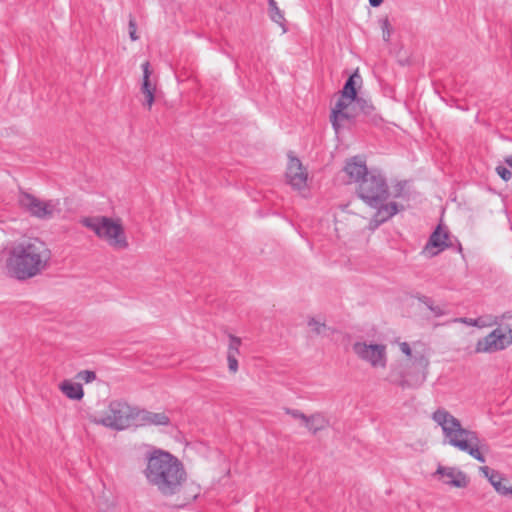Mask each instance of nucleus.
<instances>
[{
  "instance_id": "obj_1",
  "label": "nucleus",
  "mask_w": 512,
  "mask_h": 512,
  "mask_svg": "<svg viewBox=\"0 0 512 512\" xmlns=\"http://www.w3.org/2000/svg\"><path fill=\"white\" fill-rule=\"evenodd\" d=\"M361 83L362 78L358 70L346 79L340 97L331 111L332 128H341L344 121L349 123L368 121L378 125L382 120L371 99L358 94Z\"/></svg>"
},
{
  "instance_id": "obj_2",
  "label": "nucleus",
  "mask_w": 512,
  "mask_h": 512,
  "mask_svg": "<svg viewBox=\"0 0 512 512\" xmlns=\"http://www.w3.org/2000/svg\"><path fill=\"white\" fill-rule=\"evenodd\" d=\"M52 252L40 238H25L9 250L6 261L8 273L17 280H28L42 274L50 266Z\"/></svg>"
},
{
  "instance_id": "obj_3",
  "label": "nucleus",
  "mask_w": 512,
  "mask_h": 512,
  "mask_svg": "<svg viewBox=\"0 0 512 512\" xmlns=\"http://www.w3.org/2000/svg\"><path fill=\"white\" fill-rule=\"evenodd\" d=\"M144 474L148 483L164 496L179 493L186 479L183 464L163 450H154L148 455Z\"/></svg>"
},
{
  "instance_id": "obj_4",
  "label": "nucleus",
  "mask_w": 512,
  "mask_h": 512,
  "mask_svg": "<svg viewBox=\"0 0 512 512\" xmlns=\"http://www.w3.org/2000/svg\"><path fill=\"white\" fill-rule=\"evenodd\" d=\"M431 418L441 427L446 443L460 451L468 453L481 463L486 461L481 451L483 445L475 431L464 428L460 420L445 408L436 409L432 413Z\"/></svg>"
},
{
  "instance_id": "obj_5",
  "label": "nucleus",
  "mask_w": 512,
  "mask_h": 512,
  "mask_svg": "<svg viewBox=\"0 0 512 512\" xmlns=\"http://www.w3.org/2000/svg\"><path fill=\"white\" fill-rule=\"evenodd\" d=\"M83 226L92 230L97 237L106 241L116 250H124L129 246L124 227L120 219L106 216L85 217L81 220Z\"/></svg>"
},
{
  "instance_id": "obj_6",
  "label": "nucleus",
  "mask_w": 512,
  "mask_h": 512,
  "mask_svg": "<svg viewBox=\"0 0 512 512\" xmlns=\"http://www.w3.org/2000/svg\"><path fill=\"white\" fill-rule=\"evenodd\" d=\"M356 193L370 207H377L389 197L385 177L376 170H371L357 186Z\"/></svg>"
},
{
  "instance_id": "obj_7",
  "label": "nucleus",
  "mask_w": 512,
  "mask_h": 512,
  "mask_svg": "<svg viewBox=\"0 0 512 512\" xmlns=\"http://www.w3.org/2000/svg\"><path fill=\"white\" fill-rule=\"evenodd\" d=\"M133 417V409L127 403L115 400L110 402L105 415L100 418L95 417L94 422L111 429L123 430L130 425Z\"/></svg>"
},
{
  "instance_id": "obj_8",
  "label": "nucleus",
  "mask_w": 512,
  "mask_h": 512,
  "mask_svg": "<svg viewBox=\"0 0 512 512\" xmlns=\"http://www.w3.org/2000/svg\"><path fill=\"white\" fill-rule=\"evenodd\" d=\"M19 203L32 216L39 219H51L61 212L59 200L43 201L29 193H21Z\"/></svg>"
},
{
  "instance_id": "obj_9",
  "label": "nucleus",
  "mask_w": 512,
  "mask_h": 512,
  "mask_svg": "<svg viewBox=\"0 0 512 512\" xmlns=\"http://www.w3.org/2000/svg\"><path fill=\"white\" fill-rule=\"evenodd\" d=\"M357 357L368 362L372 367L384 368L387 363L386 346L383 344H367L357 341L352 345Z\"/></svg>"
},
{
  "instance_id": "obj_10",
  "label": "nucleus",
  "mask_w": 512,
  "mask_h": 512,
  "mask_svg": "<svg viewBox=\"0 0 512 512\" xmlns=\"http://www.w3.org/2000/svg\"><path fill=\"white\" fill-rule=\"evenodd\" d=\"M509 346L507 341V333L502 329L497 328L489 333L487 336L479 339L475 346L477 353H493L501 351Z\"/></svg>"
},
{
  "instance_id": "obj_11",
  "label": "nucleus",
  "mask_w": 512,
  "mask_h": 512,
  "mask_svg": "<svg viewBox=\"0 0 512 512\" xmlns=\"http://www.w3.org/2000/svg\"><path fill=\"white\" fill-rule=\"evenodd\" d=\"M414 365L415 371L405 373L399 381V386L402 388H418L425 382L429 365L428 359L420 355L415 358Z\"/></svg>"
},
{
  "instance_id": "obj_12",
  "label": "nucleus",
  "mask_w": 512,
  "mask_h": 512,
  "mask_svg": "<svg viewBox=\"0 0 512 512\" xmlns=\"http://www.w3.org/2000/svg\"><path fill=\"white\" fill-rule=\"evenodd\" d=\"M308 174L302 166L301 161L289 155V161L286 170L287 182L297 190H301L306 187Z\"/></svg>"
},
{
  "instance_id": "obj_13",
  "label": "nucleus",
  "mask_w": 512,
  "mask_h": 512,
  "mask_svg": "<svg viewBox=\"0 0 512 512\" xmlns=\"http://www.w3.org/2000/svg\"><path fill=\"white\" fill-rule=\"evenodd\" d=\"M444 484L464 488L468 484L465 473L454 467L438 466L435 474Z\"/></svg>"
},
{
  "instance_id": "obj_14",
  "label": "nucleus",
  "mask_w": 512,
  "mask_h": 512,
  "mask_svg": "<svg viewBox=\"0 0 512 512\" xmlns=\"http://www.w3.org/2000/svg\"><path fill=\"white\" fill-rule=\"evenodd\" d=\"M343 172L348 176L350 183L354 182L359 185L360 181H362L370 171L367 169L365 160L359 156H354L347 160Z\"/></svg>"
},
{
  "instance_id": "obj_15",
  "label": "nucleus",
  "mask_w": 512,
  "mask_h": 512,
  "mask_svg": "<svg viewBox=\"0 0 512 512\" xmlns=\"http://www.w3.org/2000/svg\"><path fill=\"white\" fill-rule=\"evenodd\" d=\"M140 425L167 426L170 423L169 417L165 413H155L147 410H140L134 413Z\"/></svg>"
},
{
  "instance_id": "obj_16",
  "label": "nucleus",
  "mask_w": 512,
  "mask_h": 512,
  "mask_svg": "<svg viewBox=\"0 0 512 512\" xmlns=\"http://www.w3.org/2000/svg\"><path fill=\"white\" fill-rule=\"evenodd\" d=\"M377 211L374 217L371 220V224L374 223V226L377 227L380 224L386 222L390 218H392L399 211V206L396 202H381L379 206L374 207Z\"/></svg>"
},
{
  "instance_id": "obj_17",
  "label": "nucleus",
  "mask_w": 512,
  "mask_h": 512,
  "mask_svg": "<svg viewBox=\"0 0 512 512\" xmlns=\"http://www.w3.org/2000/svg\"><path fill=\"white\" fill-rule=\"evenodd\" d=\"M143 71V78L141 83V92L145 95L146 104L150 108L155 100V87L151 83V74L152 70L150 68V63L145 61L141 65Z\"/></svg>"
},
{
  "instance_id": "obj_18",
  "label": "nucleus",
  "mask_w": 512,
  "mask_h": 512,
  "mask_svg": "<svg viewBox=\"0 0 512 512\" xmlns=\"http://www.w3.org/2000/svg\"><path fill=\"white\" fill-rule=\"evenodd\" d=\"M328 425L329 420L327 417L323 413L317 412L308 416L303 426L312 434H316Z\"/></svg>"
},
{
  "instance_id": "obj_19",
  "label": "nucleus",
  "mask_w": 512,
  "mask_h": 512,
  "mask_svg": "<svg viewBox=\"0 0 512 512\" xmlns=\"http://www.w3.org/2000/svg\"><path fill=\"white\" fill-rule=\"evenodd\" d=\"M63 394L71 400H81L84 396V391L80 383H73L69 380H64L59 385Z\"/></svg>"
},
{
  "instance_id": "obj_20",
  "label": "nucleus",
  "mask_w": 512,
  "mask_h": 512,
  "mask_svg": "<svg viewBox=\"0 0 512 512\" xmlns=\"http://www.w3.org/2000/svg\"><path fill=\"white\" fill-rule=\"evenodd\" d=\"M449 234L446 230H443L440 226L436 228V230L431 234L427 248L429 246L435 247L438 251H443L446 247L449 246L447 243Z\"/></svg>"
},
{
  "instance_id": "obj_21",
  "label": "nucleus",
  "mask_w": 512,
  "mask_h": 512,
  "mask_svg": "<svg viewBox=\"0 0 512 512\" xmlns=\"http://www.w3.org/2000/svg\"><path fill=\"white\" fill-rule=\"evenodd\" d=\"M268 15L271 21L283 28L284 33L287 31L284 27V13L280 10L275 0H268Z\"/></svg>"
},
{
  "instance_id": "obj_22",
  "label": "nucleus",
  "mask_w": 512,
  "mask_h": 512,
  "mask_svg": "<svg viewBox=\"0 0 512 512\" xmlns=\"http://www.w3.org/2000/svg\"><path fill=\"white\" fill-rule=\"evenodd\" d=\"M419 301L426 305V307L434 314L436 317H440L446 314V311L439 305H434V302L427 296H420Z\"/></svg>"
},
{
  "instance_id": "obj_23",
  "label": "nucleus",
  "mask_w": 512,
  "mask_h": 512,
  "mask_svg": "<svg viewBox=\"0 0 512 512\" xmlns=\"http://www.w3.org/2000/svg\"><path fill=\"white\" fill-rule=\"evenodd\" d=\"M241 346V339L237 336H234L232 334H229V345H228V351L227 355H239V348Z\"/></svg>"
},
{
  "instance_id": "obj_24",
  "label": "nucleus",
  "mask_w": 512,
  "mask_h": 512,
  "mask_svg": "<svg viewBox=\"0 0 512 512\" xmlns=\"http://www.w3.org/2000/svg\"><path fill=\"white\" fill-rule=\"evenodd\" d=\"M476 319L478 322H480V324L477 325L478 328L490 327L498 324V318L492 315L481 316Z\"/></svg>"
},
{
  "instance_id": "obj_25",
  "label": "nucleus",
  "mask_w": 512,
  "mask_h": 512,
  "mask_svg": "<svg viewBox=\"0 0 512 512\" xmlns=\"http://www.w3.org/2000/svg\"><path fill=\"white\" fill-rule=\"evenodd\" d=\"M380 26L382 29V38L385 42H389L392 35V28L387 18L381 20Z\"/></svg>"
},
{
  "instance_id": "obj_26",
  "label": "nucleus",
  "mask_w": 512,
  "mask_h": 512,
  "mask_svg": "<svg viewBox=\"0 0 512 512\" xmlns=\"http://www.w3.org/2000/svg\"><path fill=\"white\" fill-rule=\"evenodd\" d=\"M76 379L83 381L84 383H90L96 379V374L91 370H82L77 373Z\"/></svg>"
},
{
  "instance_id": "obj_27",
  "label": "nucleus",
  "mask_w": 512,
  "mask_h": 512,
  "mask_svg": "<svg viewBox=\"0 0 512 512\" xmlns=\"http://www.w3.org/2000/svg\"><path fill=\"white\" fill-rule=\"evenodd\" d=\"M308 326L316 334H321L323 332V330L326 328V326L323 322L316 320L315 318H311L308 321Z\"/></svg>"
},
{
  "instance_id": "obj_28",
  "label": "nucleus",
  "mask_w": 512,
  "mask_h": 512,
  "mask_svg": "<svg viewBox=\"0 0 512 512\" xmlns=\"http://www.w3.org/2000/svg\"><path fill=\"white\" fill-rule=\"evenodd\" d=\"M284 411L286 414L290 415L291 417L300 420L302 425H304V423L308 417L307 415H305L304 413H302L301 411L296 410V409L285 408Z\"/></svg>"
},
{
  "instance_id": "obj_29",
  "label": "nucleus",
  "mask_w": 512,
  "mask_h": 512,
  "mask_svg": "<svg viewBox=\"0 0 512 512\" xmlns=\"http://www.w3.org/2000/svg\"><path fill=\"white\" fill-rule=\"evenodd\" d=\"M494 488L499 494L503 496L510 495V493L512 492V488L503 483L502 477L500 478V482L497 485H495Z\"/></svg>"
},
{
  "instance_id": "obj_30",
  "label": "nucleus",
  "mask_w": 512,
  "mask_h": 512,
  "mask_svg": "<svg viewBox=\"0 0 512 512\" xmlns=\"http://www.w3.org/2000/svg\"><path fill=\"white\" fill-rule=\"evenodd\" d=\"M406 187V181H400L396 185L393 186L392 196L394 198H400L403 196V192Z\"/></svg>"
},
{
  "instance_id": "obj_31",
  "label": "nucleus",
  "mask_w": 512,
  "mask_h": 512,
  "mask_svg": "<svg viewBox=\"0 0 512 512\" xmlns=\"http://www.w3.org/2000/svg\"><path fill=\"white\" fill-rule=\"evenodd\" d=\"M129 37L132 41L138 39L136 21L131 17L128 24Z\"/></svg>"
},
{
  "instance_id": "obj_32",
  "label": "nucleus",
  "mask_w": 512,
  "mask_h": 512,
  "mask_svg": "<svg viewBox=\"0 0 512 512\" xmlns=\"http://www.w3.org/2000/svg\"><path fill=\"white\" fill-rule=\"evenodd\" d=\"M228 368L232 373H236L238 371V360L235 355H227Z\"/></svg>"
},
{
  "instance_id": "obj_33",
  "label": "nucleus",
  "mask_w": 512,
  "mask_h": 512,
  "mask_svg": "<svg viewBox=\"0 0 512 512\" xmlns=\"http://www.w3.org/2000/svg\"><path fill=\"white\" fill-rule=\"evenodd\" d=\"M496 171H497L498 175H499L503 180H505V181L510 180V179H511V177H512V172H511L508 168H506V167H504V166H498V167L496 168Z\"/></svg>"
},
{
  "instance_id": "obj_34",
  "label": "nucleus",
  "mask_w": 512,
  "mask_h": 512,
  "mask_svg": "<svg viewBox=\"0 0 512 512\" xmlns=\"http://www.w3.org/2000/svg\"><path fill=\"white\" fill-rule=\"evenodd\" d=\"M452 322L463 323L468 326H474V327H477V325L480 324V322H478L477 319H472V318H467V317L455 318L452 320Z\"/></svg>"
},
{
  "instance_id": "obj_35",
  "label": "nucleus",
  "mask_w": 512,
  "mask_h": 512,
  "mask_svg": "<svg viewBox=\"0 0 512 512\" xmlns=\"http://www.w3.org/2000/svg\"><path fill=\"white\" fill-rule=\"evenodd\" d=\"M446 104L450 107H455L459 110H466V107L462 105L459 100L451 98L450 100L446 101Z\"/></svg>"
},
{
  "instance_id": "obj_36",
  "label": "nucleus",
  "mask_w": 512,
  "mask_h": 512,
  "mask_svg": "<svg viewBox=\"0 0 512 512\" xmlns=\"http://www.w3.org/2000/svg\"><path fill=\"white\" fill-rule=\"evenodd\" d=\"M501 475L497 471H493V473L490 474L488 477L489 482L493 487L497 485L500 482Z\"/></svg>"
},
{
  "instance_id": "obj_37",
  "label": "nucleus",
  "mask_w": 512,
  "mask_h": 512,
  "mask_svg": "<svg viewBox=\"0 0 512 512\" xmlns=\"http://www.w3.org/2000/svg\"><path fill=\"white\" fill-rule=\"evenodd\" d=\"M400 350L407 356H411L412 354L411 348L407 342H402L400 344Z\"/></svg>"
},
{
  "instance_id": "obj_38",
  "label": "nucleus",
  "mask_w": 512,
  "mask_h": 512,
  "mask_svg": "<svg viewBox=\"0 0 512 512\" xmlns=\"http://www.w3.org/2000/svg\"><path fill=\"white\" fill-rule=\"evenodd\" d=\"M480 471L484 474L485 477H489L491 473H493L494 470L490 469L487 466L480 467Z\"/></svg>"
},
{
  "instance_id": "obj_39",
  "label": "nucleus",
  "mask_w": 512,
  "mask_h": 512,
  "mask_svg": "<svg viewBox=\"0 0 512 512\" xmlns=\"http://www.w3.org/2000/svg\"><path fill=\"white\" fill-rule=\"evenodd\" d=\"M368 1H369L370 6H372L374 8L379 7L383 3V0H368Z\"/></svg>"
},
{
  "instance_id": "obj_40",
  "label": "nucleus",
  "mask_w": 512,
  "mask_h": 512,
  "mask_svg": "<svg viewBox=\"0 0 512 512\" xmlns=\"http://www.w3.org/2000/svg\"><path fill=\"white\" fill-rule=\"evenodd\" d=\"M507 341H509V345L512 344V328L509 329L508 331V334H507Z\"/></svg>"
},
{
  "instance_id": "obj_41",
  "label": "nucleus",
  "mask_w": 512,
  "mask_h": 512,
  "mask_svg": "<svg viewBox=\"0 0 512 512\" xmlns=\"http://www.w3.org/2000/svg\"><path fill=\"white\" fill-rule=\"evenodd\" d=\"M505 162L512 169V156L506 158Z\"/></svg>"
}]
</instances>
